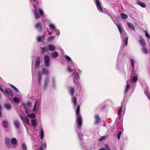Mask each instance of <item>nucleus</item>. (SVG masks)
Listing matches in <instances>:
<instances>
[{
	"label": "nucleus",
	"instance_id": "f257e3e1",
	"mask_svg": "<svg viewBox=\"0 0 150 150\" xmlns=\"http://www.w3.org/2000/svg\"><path fill=\"white\" fill-rule=\"evenodd\" d=\"M45 66L47 68H49L50 66V58L47 55L45 56L44 58Z\"/></svg>",
	"mask_w": 150,
	"mask_h": 150
},
{
	"label": "nucleus",
	"instance_id": "f03ea898",
	"mask_svg": "<svg viewBox=\"0 0 150 150\" xmlns=\"http://www.w3.org/2000/svg\"><path fill=\"white\" fill-rule=\"evenodd\" d=\"M20 118L23 122L27 124H29V119L26 116H23L21 115Z\"/></svg>",
	"mask_w": 150,
	"mask_h": 150
},
{
	"label": "nucleus",
	"instance_id": "7ed1b4c3",
	"mask_svg": "<svg viewBox=\"0 0 150 150\" xmlns=\"http://www.w3.org/2000/svg\"><path fill=\"white\" fill-rule=\"evenodd\" d=\"M50 81V79L49 77L47 76L45 79L44 81V84L43 85L44 89H46L47 88V86Z\"/></svg>",
	"mask_w": 150,
	"mask_h": 150
},
{
	"label": "nucleus",
	"instance_id": "20e7f679",
	"mask_svg": "<svg viewBox=\"0 0 150 150\" xmlns=\"http://www.w3.org/2000/svg\"><path fill=\"white\" fill-rule=\"evenodd\" d=\"M35 28L41 31L42 29V25L40 22H38L35 24Z\"/></svg>",
	"mask_w": 150,
	"mask_h": 150
},
{
	"label": "nucleus",
	"instance_id": "39448f33",
	"mask_svg": "<svg viewBox=\"0 0 150 150\" xmlns=\"http://www.w3.org/2000/svg\"><path fill=\"white\" fill-rule=\"evenodd\" d=\"M76 120L78 125L79 126H81L82 124V120L81 116V115L76 116Z\"/></svg>",
	"mask_w": 150,
	"mask_h": 150
},
{
	"label": "nucleus",
	"instance_id": "423d86ee",
	"mask_svg": "<svg viewBox=\"0 0 150 150\" xmlns=\"http://www.w3.org/2000/svg\"><path fill=\"white\" fill-rule=\"evenodd\" d=\"M40 57L38 56L35 59V68H38L40 65Z\"/></svg>",
	"mask_w": 150,
	"mask_h": 150
},
{
	"label": "nucleus",
	"instance_id": "0eeeda50",
	"mask_svg": "<svg viewBox=\"0 0 150 150\" xmlns=\"http://www.w3.org/2000/svg\"><path fill=\"white\" fill-rule=\"evenodd\" d=\"M73 74H74L73 77V81L74 83L77 84V80L78 79L79 77V74L78 72H76L74 73Z\"/></svg>",
	"mask_w": 150,
	"mask_h": 150
},
{
	"label": "nucleus",
	"instance_id": "6e6552de",
	"mask_svg": "<svg viewBox=\"0 0 150 150\" xmlns=\"http://www.w3.org/2000/svg\"><path fill=\"white\" fill-rule=\"evenodd\" d=\"M5 94H7L9 96H12L13 94V91L9 88H7L5 90L4 92Z\"/></svg>",
	"mask_w": 150,
	"mask_h": 150
},
{
	"label": "nucleus",
	"instance_id": "1a4fd4ad",
	"mask_svg": "<svg viewBox=\"0 0 150 150\" xmlns=\"http://www.w3.org/2000/svg\"><path fill=\"white\" fill-rule=\"evenodd\" d=\"M95 119L94 123L95 125L98 124L100 121V119L98 115H96L95 116Z\"/></svg>",
	"mask_w": 150,
	"mask_h": 150
},
{
	"label": "nucleus",
	"instance_id": "9d476101",
	"mask_svg": "<svg viewBox=\"0 0 150 150\" xmlns=\"http://www.w3.org/2000/svg\"><path fill=\"white\" fill-rule=\"evenodd\" d=\"M139 42L142 47H145L146 46V43L142 37H140V39L139 40Z\"/></svg>",
	"mask_w": 150,
	"mask_h": 150
},
{
	"label": "nucleus",
	"instance_id": "9b49d317",
	"mask_svg": "<svg viewBox=\"0 0 150 150\" xmlns=\"http://www.w3.org/2000/svg\"><path fill=\"white\" fill-rule=\"evenodd\" d=\"M5 143L7 147L10 148V139L9 138H7L5 139Z\"/></svg>",
	"mask_w": 150,
	"mask_h": 150
},
{
	"label": "nucleus",
	"instance_id": "f8f14e48",
	"mask_svg": "<svg viewBox=\"0 0 150 150\" xmlns=\"http://www.w3.org/2000/svg\"><path fill=\"white\" fill-rule=\"evenodd\" d=\"M33 13L36 19H38L40 18V16L38 14V12L36 10H35L33 11Z\"/></svg>",
	"mask_w": 150,
	"mask_h": 150
},
{
	"label": "nucleus",
	"instance_id": "ddd939ff",
	"mask_svg": "<svg viewBox=\"0 0 150 150\" xmlns=\"http://www.w3.org/2000/svg\"><path fill=\"white\" fill-rule=\"evenodd\" d=\"M33 13L36 19H38L40 18V16L38 14V12L36 10H35L33 11Z\"/></svg>",
	"mask_w": 150,
	"mask_h": 150
},
{
	"label": "nucleus",
	"instance_id": "4468645a",
	"mask_svg": "<svg viewBox=\"0 0 150 150\" xmlns=\"http://www.w3.org/2000/svg\"><path fill=\"white\" fill-rule=\"evenodd\" d=\"M96 4L97 6V8L98 11L100 12L102 11V8L101 6V5L100 2L98 3V2H97V3Z\"/></svg>",
	"mask_w": 150,
	"mask_h": 150
},
{
	"label": "nucleus",
	"instance_id": "2eb2a0df",
	"mask_svg": "<svg viewBox=\"0 0 150 150\" xmlns=\"http://www.w3.org/2000/svg\"><path fill=\"white\" fill-rule=\"evenodd\" d=\"M14 125L16 128L19 129L20 128V124L19 121L18 120H15L14 121Z\"/></svg>",
	"mask_w": 150,
	"mask_h": 150
},
{
	"label": "nucleus",
	"instance_id": "dca6fc26",
	"mask_svg": "<svg viewBox=\"0 0 150 150\" xmlns=\"http://www.w3.org/2000/svg\"><path fill=\"white\" fill-rule=\"evenodd\" d=\"M5 108L8 110H10L11 109L12 107L11 105L9 103H6L4 104Z\"/></svg>",
	"mask_w": 150,
	"mask_h": 150
},
{
	"label": "nucleus",
	"instance_id": "f3484780",
	"mask_svg": "<svg viewBox=\"0 0 150 150\" xmlns=\"http://www.w3.org/2000/svg\"><path fill=\"white\" fill-rule=\"evenodd\" d=\"M127 24L128 27L131 29L133 30H134L135 29L134 25L132 23L128 22Z\"/></svg>",
	"mask_w": 150,
	"mask_h": 150
},
{
	"label": "nucleus",
	"instance_id": "a211bd4d",
	"mask_svg": "<svg viewBox=\"0 0 150 150\" xmlns=\"http://www.w3.org/2000/svg\"><path fill=\"white\" fill-rule=\"evenodd\" d=\"M142 51L145 54H147L149 52L147 49L145 47H143L142 48Z\"/></svg>",
	"mask_w": 150,
	"mask_h": 150
},
{
	"label": "nucleus",
	"instance_id": "6ab92c4d",
	"mask_svg": "<svg viewBox=\"0 0 150 150\" xmlns=\"http://www.w3.org/2000/svg\"><path fill=\"white\" fill-rule=\"evenodd\" d=\"M42 73L45 74H48L49 72L48 70L46 69L45 67H43L42 69Z\"/></svg>",
	"mask_w": 150,
	"mask_h": 150
},
{
	"label": "nucleus",
	"instance_id": "aec40b11",
	"mask_svg": "<svg viewBox=\"0 0 150 150\" xmlns=\"http://www.w3.org/2000/svg\"><path fill=\"white\" fill-rule=\"evenodd\" d=\"M48 48L49 50H50L51 51H54L55 49V46L51 44L49 45Z\"/></svg>",
	"mask_w": 150,
	"mask_h": 150
},
{
	"label": "nucleus",
	"instance_id": "412c9836",
	"mask_svg": "<svg viewBox=\"0 0 150 150\" xmlns=\"http://www.w3.org/2000/svg\"><path fill=\"white\" fill-rule=\"evenodd\" d=\"M127 85L126 86V89L125 91V93H126L127 92L129 91L130 87V85L128 83V81H127Z\"/></svg>",
	"mask_w": 150,
	"mask_h": 150
},
{
	"label": "nucleus",
	"instance_id": "4be33fe9",
	"mask_svg": "<svg viewBox=\"0 0 150 150\" xmlns=\"http://www.w3.org/2000/svg\"><path fill=\"white\" fill-rule=\"evenodd\" d=\"M69 92L72 96H73L74 92V88L73 87H71L69 89Z\"/></svg>",
	"mask_w": 150,
	"mask_h": 150
},
{
	"label": "nucleus",
	"instance_id": "5701e85b",
	"mask_svg": "<svg viewBox=\"0 0 150 150\" xmlns=\"http://www.w3.org/2000/svg\"><path fill=\"white\" fill-rule=\"evenodd\" d=\"M52 55L54 58H56L58 56V53L57 52H54L52 53Z\"/></svg>",
	"mask_w": 150,
	"mask_h": 150
},
{
	"label": "nucleus",
	"instance_id": "b1692460",
	"mask_svg": "<svg viewBox=\"0 0 150 150\" xmlns=\"http://www.w3.org/2000/svg\"><path fill=\"white\" fill-rule=\"evenodd\" d=\"M138 78L136 76H134L130 80V81L132 82H135L137 80Z\"/></svg>",
	"mask_w": 150,
	"mask_h": 150
},
{
	"label": "nucleus",
	"instance_id": "393cba45",
	"mask_svg": "<svg viewBox=\"0 0 150 150\" xmlns=\"http://www.w3.org/2000/svg\"><path fill=\"white\" fill-rule=\"evenodd\" d=\"M116 25L117 26L119 31H120V33H121L122 31V28L121 26L120 23H118L117 24H116Z\"/></svg>",
	"mask_w": 150,
	"mask_h": 150
},
{
	"label": "nucleus",
	"instance_id": "a878e982",
	"mask_svg": "<svg viewBox=\"0 0 150 150\" xmlns=\"http://www.w3.org/2000/svg\"><path fill=\"white\" fill-rule=\"evenodd\" d=\"M72 101L74 105H76L77 103V99L76 97H74L72 99Z\"/></svg>",
	"mask_w": 150,
	"mask_h": 150
},
{
	"label": "nucleus",
	"instance_id": "bb28decb",
	"mask_svg": "<svg viewBox=\"0 0 150 150\" xmlns=\"http://www.w3.org/2000/svg\"><path fill=\"white\" fill-rule=\"evenodd\" d=\"M11 143L13 145H16L17 143V141L15 138H13L11 140Z\"/></svg>",
	"mask_w": 150,
	"mask_h": 150
},
{
	"label": "nucleus",
	"instance_id": "cd10ccee",
	"mask_svg": "<svg viewBox=\"0 0 150 150\" xmlns=\"http://www.w3.org/2000/svg\"><path fill=\"white\" fill-rule=\"evenodd\" d=\"M79 111H80V105H78L76 108V116H77L78 115H80L79 114Z\"/></svg>",
	"mask_w": 150,
	"mask_h": 150
},
{
	"label": "nucleus",
	"instance_id": "c85d7f7f",
	"mask_svg": "<svg viewBox=\"0 0 150 150\" xmlns=\"http://www.w3.org/2000/svg\"><path fill=\"white\" fill-rule=\"evenodd\" d=\"M40 137L41 139H42L44 137V131L43 129H42L40 131Z\"/></svg>",
	"mask_w": 150,
	"mask_h": 150
},
{
	"label": "nucleus",
	"instance_id": "c756f323",
	"mask_svg": "<svg viewBox=\"0 0 150 150\" xmlns=\"http://www.w3.org/2000/svg\"><path fill=\"white\" fill-rule=\"evenodd\" d=\"M137 3L140 6L143 8H145L146 7L145 4L143 3L140 2L139 1H138Z\"/></svg>",
	"mask_w": 150,
	"mask_h": 150
},
{
	"label": "nucleus",
	"instance_id": "7c9ffc66",
	"mask_svg": "<svg viewBox=\"0 0 150 150\" xmlns=\"http://www.w3.org/2000/svg\"><path fill=\"white\" fill-rule=\"evenodd\" d=\"M31 122L32 124L34 126H35L36 125V124L37 123V120L35 119L32 120H31Z\"/></svg>",
	"mask_w": 150,
	"mask_h": 150
},
{
	"label": "nucleus",
	"instance_id": "2f4dec72",
	"mask_svg": "<svg viewBox=\"0 0 150 150\" xmlns=\"http://www.w3.org/2000/svg\"><path fill=\"white\" fill-rule=\"evenodd\" d=\"M10 85L16 93L19 92L18 90L14 86L11 84H10Z\"/></svg>",
	"mask_w": 150,
	"mask_h": 150
},
{
	"label": "nucleus",
	"instance_id": "473e14b6",
	"mask_svg": "<svg viewBox=\"0 0 150 150\" xmlns=\"http://www.w3.org/2000/svg\"><path fill=\"white\" fill-rule=\"evenodd\" d=\"M121 16L122 19H126L128 18L127 15L123 13H121Z\"/></svg>",
	"mask_w": 150,
	"mask_h": 150
},
{
	"label": "nucleus",
	"instance_id": "72a5a7b5",
	"mask_svg": "<svg viewBox=\"0 0 150 150\" xmlns=\"http://www.w3.org/2000/svg\"><path fill=\"white\" fill-rule=\"evenodd\" d=\"M130 61H131V65H132V68H133L132 71H134L133 69L134 68V62H135V61H134V59H132V58L130 59Z\"/></svg>",
	"mask_w": 150,
	"mask_h": 150
},
{
	"label": "nucleus",
	"instance_id": "f704fd0d",
	"mask_svg": "<svg viewBox=\"0 0 150 150\" xmlns=\"http://www.w3.org/2000/svg\"><path fill=\"white\" fill-rule=\"evenodd\" d=\"M3 123L4 124V127L5 128H6L8 126V123L7 121H4L3 122Z\"/></svg>",
	"mask_w": 150,
	"mask_h": 150
},
{
	"label": "nucleus",
	"instance_id": "c9c22d12",
	"mask_svg": "<svg viewBox=\"0 0 150 150\" xmlns=\"http://www.w3.org/2000/svg\"><path fill=\"white\" fill-rule=\"evenodd\" d=\"M54 36L53 35L51 37H49L47 38V40L48 41H50L52 40H53L54 39Z\"/></svg>",
	"mask_w": 150,
	"mask_h": 150
},
{
	"label": "nucleus",
	"instance_id": "e433bc0d",
	"mask_svg": "<svg viewBox=\"0 0 150 150\" xmlns=\"http://www.w3.org/2000/svg\"><path fill=\"white\" fill-rule=\"evenodd\" d=\"M13 100L15 103H18L19 101V99L17 97H15L13 98Z\"/></svg>",
	"mask_w": 150,
	"mask_h": 150
},
{
	"label": "nucleus",
	"instance_id": "4c0bfd02",
	"mask_svg": "<svg viewBox=\"0 0 150 150\" xmlns=\"http://www.w3.org/2000/svg\"><path fill=\"white\" fill-rule=\"evenodd\" d=\"M106 136H104L101 137L98 140L100 141H101L103 140H105L106 138Z\"/></svg>",
	"mask_w": 150,
	"mask_h": 150
},
{
	"label": "nucleus",
	"instance_id": "58836bf2",
	"mask_svg": "<svg viewBox=\"0 0 150 150\" xmlns=\"http://www.w3.org/2000/svg\"><path fill=\"white\" fill-rule=\"evenodd\" d=\"M42 40V37L40 36H38L37 39V41L38 42H40Z\"/></svg>",
	"mask_w": 150,
	"mask_h": 150
},
{
	"label": "nucleus",
	"instance_id": "ea45409f",
	"mask_svg": "<svg viewBox=\"0 0 150 150\" xmlns=\"http://www.w3.org/2000/svg\"><path fill=\"white\" fill-rule=\"evenodd\" d=\"M28 116L30 118H33L35 117V114L33 113L28 115Z\"/></svg>",
	"mask_w": 150,
	"mask_h": 150
},
{
	"label": "nucleus",
	"instance_id": "a19ab883",
	"mask_svg": "<svg viewBox=\"0 0 150 150\" xmlns=\"http://www.w3.org/2000/svg\"><path fill=\"white\" fill-rule=\"evenodd\" d=\"M128 39V38L127 36H126L125 37V45L126 46H127V45Z\"/></svg>",
	"mask_w": 150,
	"mask_h": 150
},
{
	"label": "nucleus",
	"instance_id": "79ce46f5",
	"mask_svg": "<svg viewBox=\"0 0 150 150\" xmlns=\"http://www.w3.org/2000/svg\"><path fill=\"white\" fill-rule=\"evenodd\" d=\"M22 147L23 150H26L27 149V146L25 144H22Z\"/></svg>",
	"mask_w": 150,
	"mask_h": 150
},
{
	"label": "nucleus",
	"instance_id": "37998d69",
	"mask_svg": "<svg viewBox=\"0 0 150 150\" xmlns=\"http://www.w3.org/2000/svg\"><path fill=\"white\" fill-rule=\"evenodd\" d=\"M39 11L40 15L41 16H42L44 13V12L41 9H39Z\"/></svg>",
	"mask_w": 150,
	"mask_h": 150
},
{
	"label": "nucleus",
	"instance_id": "c03bdc74",
	"mask_svg": "<svg viewBox=\"0 0 150 150\" xmlns=\"http://www.w3.org/2000/svg\"><path fill=\"white\" fill-rule=\"evenodd\" d=\"M65 58L66 60L69 62L71 60L70 57L67 55H66L65 56Z\"/></svg>",
	"mask_w": 150,
	"mask_h": 150
},
{
	"label": "nucleus",
	"instance_id": "a18cd8bd",
	"mask_svg": "<svg viewBox=\"0 0 150 150\" xmlns=\"http://www.w3.org/2000/svg\"><path fill=\"white\" fill-rule=\"evenodd\" d=\"M122 106L121 105L120 108V109L118 110V115H120L121 114L122 110Z\"/></svg>",
	"mask_w": 150,
	"mask_h": 150
},
{
	"label": "nucleus",
	"instance_id": "49530a36",
	"mask_svg": "<svg viewBox=\"0 0 150 150\" xmlns=\"http://www.w3.org/2000/svg\"><path fill=\"white\" fill-rule=\"evenodd\" d=\"M105 147L106 150H111L108 144H105Z\"/></svg>",
	"mask_w": 150,
	"mask_h": 150
},
{
	"label": "nucleus",
	"instance_id": "de8ad7c7",
	"mask_svg": "<svg viewBox=\"0 0 150 150\" xmlns=\"http://www.w3.org/2000/svg\"><path fill=\"white\" fill-rule=\"evenodd\" d=\"M144 32L145 33V35L146 37L148 38H150V36L149 35V34L147 32V31L146 30H145L144 31Z\"/></svg>",
	"mask_w": 150,
	"mask_h": 150
},
{
	"label": "nucleus",
	"instance_id": "09e8293b",
	"mask_svg": "<svg viewBox=\"0 0 150 150\" xmlns=\"http://www.w3.org/2000/svg\"><path fill=\"white\" fill-rule=\"evenodd\" d=\"M43 49H44V51H43L47 52L49 51V48L47 46H45L43 47Z\"/></svg>",
	"mask_w": 150,
	"mask_h": 150
},
{
	"label": "nucleus",
	"instance_id": "8fccbe9b",
	"mask_svg": "<svg viewBox=\"0 0 150 150\" xmlns=\"http://www.w3.org/2000/svg\"><path fill=\"white\" fill-rule=\"evenodd\" d=\"M41 78H38V84L40 85L41 83Z\"/></svg>",
	"mask_w": 150,
	"mask_h": 150
},
{
	"label": "nucleus",
	"instance_id": "3c124183",
	"mask_svg": "<svg viewBox=\"0 0 150 150\" xmlns=\"http://www.w3.org/2000/svg\"><path fill=\"white\" fill-rule=\"evenodd\" d=\"M38 78H42V76H41L42 73L40 71H39L38 72Z\"/></svg>",
	"mask_w": 150,
	"mask_h": 150
},
{
	"label": "nucleus",
	"instance_id": "603ef678",
	"mask_svg": "<svg viewBox=\"0 0 150 150\" xmlns=\"http://www.w3.org/2000/svg\"><path fill=\"white\" fill-rule=\"evenodd\" d=\"M122 132V131H120L119 132V133L117 135V139H120V136L121 135Z\"/></svg>",
	"mask_w": 150,
	"mask_h": 150
},
{
	"label": "nucleus",
	"instance_id": "864d4df0",
	"mask_svg": "<svg viewBox=\"0 0 150 150\" xmlns=\"http://www.w3.org/2000/svg\"><path fill=\"white\" fill-rule=\"evenodd\" d=\"M68 71L70 72H71L73 71V70L69 66H68L67 67Z\"/></svg>",
	"mask_w": 150,
	"mask_h": 150
},
{
	"label": "nucleus",
	"instance_id": "5fc2aeb1",
	"mask_svg": "<svg viewBox=\"0 0 150 150\" xmlns=\"http://www.w3.org/2000/svg\"><path fill=\"white\" fill-rule=\"evenodd\" d=\"M49 27L52 28V29H54L55 28V26L53 24H50L49 25Z\"/></svg>",
	"mask_w": 150,
	"mask_h": 150
},
{
	"label": "nucleus",
	"instance_id": "6e6d98bb",
	"mask_svg": "<svg viewBox=\"0 0 150 150\" xmlns=\"http://www.w3.org/2000/svg\"><path fill=\"white\" fill-rule=\"evenodd\" d=\"M27 105L29 106V107H30L32 105V103L31 102H28L27 103Z\"/></svg>",
	"mask_w": 150,
	"mask_h": 150
},
{
	"label": "nucleus",
	"instance_id": "4d7b16f0",
	"mask_svg": "<svg viewBox=\"0 0 150 150\" xmlns=\"http://www.w3.org/2000/svg\"><path fill=\"white\" fill-rule=\"evenodd\" d=\"M44 147L42 145H40V146L39 150H43Z\"/></svg>",
	"mask_w": 150,
	"mask_h": 150
},
{
	"label": "nucleus",
	"instance_id": "13d9d810",
	"mask_svg": "<svg viewBox=\"0 0 150 150\" xmlns=\"http://www.w3.org/2000/svg\"><path fill=\"white\" fill-rule=\"evenodd\" d=\"M41 145H42L43 147H44V148H46V144L45 142L42 144Z\"/></svg>",
	"mask_w": 150,
	"mask_h": 150
},
{
	"label": "nucleus",
	"instance_id": "bf43d9fd",
	"mask_svg": "<svg viewBox=\"0 0 150 150\" xmlns=\"http://www.w3.org/2000/svg\"><path fill=\"white\" fill-rule=\"evenodd\" d=\"M41 53H43L45 51H44V49H43V47H41Z\"/></svg>",
	"mask_w": 150,
	"mask_h": 150
},
{
	"label": "nucleus",
	"instance_id": "052dcab7",
	"mask_svg": "<svg viewBox=\"0 0 150 150\" xmlns=\"http://www.w3.org/2000/svg\"><path fill=\"white\" fill-rule=\"evenodd\" d=\"M2 109H0V117H2V115L1 112Z\"/></svg>",
	"mask_w": 150,
	"mask_h": 150
},
{
	"label": "nucleus",
	"instance_id": "680f3d73",
	"mask_svg": "<svg viewBox=\"0 0 150 150\" xmlns=\"http://www.w3.org/2000/svg\"><path fill=\"white\" fill-rule=\"evenodd\" d=\"M52 81L53 83V84L54 85L55 84V79L54 78H53L52 79Z\"/></svg>",
	"mask_w": 150,
	"mask_h": 150
},
{
	"label": "nucleus",
	"instance_id": "e2e57ef3",
	"mask_svg": "<svg viewBox=\"0 0 150 150\" xmlns=\"http://www.w3.org/2000/svg\"><path fill=\"white\" fill-rule=\"evenodd\" d=\"M23 105L25 108H26V104L25 103L23 104Z\"/></svg>",
	"mask_w": 150,
	"mask_h": 150
},
{
	"label": "nucleus",
	"instance_id": "0e129e2a",
	"mask_svg": "<svg viewBox=\"0 0 150 150\" xmlns=\"http://www.w3.org/2000/svg\"><path fill=\"white\" fill-rule=\"evenodd\" d=\"M45 36H43L42 37H42V41H44V40L45 39Z\"/></svg>",
	"mask_w": 150,
	"mask_h": 150
},
{
	"label": "nucleus",
	"instance_id": "69168bd1",
	"mask_svg": "<svg viewBox=\"0 0 150 150\" xmlns=\"http://www.w3.org/2000/svg\"><path fill=\"white\" fill-rule=\"evenodd\" d=\"M98 150H105V149L104 148H102L100 149H99Z\"/></svg>",
	"mask_w": 150,
	"mask_h": 150
},
{
	"label": "nucleus",
	"instance_id": "338daca9",
	"mask_svg": "<svg viewBox=\"0 0 150 150\" xmlns=\"http://www.w3.org/2000/svg\"><path fill=\"white\" fill-rule=\"evenodd\" d=\"M96 0V4L97 3V2L98 3L100 2L98 0Z\"/></svg>",
	"mask_w": 150,
	"mask_h": 150
},
{
	"label": "nucleus",
	"instance_id": "774afa93",
	"mask_svg": "<svg viewBox=\"0 0 150 150\" xmlns=\"http://www.w3.org/2000/svg\"><path fill=\"white\" fill-rule=\"evenodd\" d=\"M0 90L2 92L4 91L3 89L1 88V87L0 86Z\"/></svg>",
	"mask_w": 150,
	"mask_h": 150
}]
</instances>
